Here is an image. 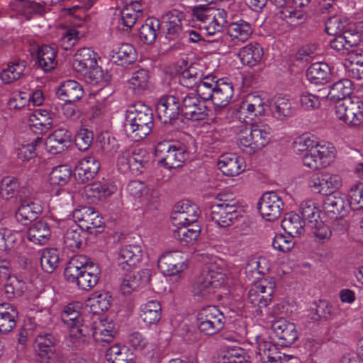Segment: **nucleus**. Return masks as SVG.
<instances>
[{
	"instance_id": "1",
	"label": "nucleus",
	"mask_w": 363,
	"mask_h": 363,
	"mask_svg": "<svg viewBox=\"0 0 363 363\" xmlns=\"http://www.w3.org/2000/svg\"><path fill=\"white\" fill-rule=\"evenodd\" d=\"M234 132L240 149L246 154L252 155L269 143L272 128L264 123H254L250 126L240 123L234 127Z\"/></svg>"
},
{
	"instance_id": "2",
	"label": "nucleus",
	"mask_w": 363,
	"mask_h": 363,
	"mask_svg": "<svg viewBox=\"0 0 363 363\" xmlns=\"http://www.w3.org/2000/svg\"><path fill=\"white\" fill-rule=\"evenodd\" d=\"M100 273L98 264L84 255L73 257L64 272L68 281L76 284L79 289L84 290L90 289L96 285Z\"/></svg>"
},
{
	"instance_id": "3",
	"label": "nucleus",
	"mask_w": 363,
	"mask_h": 363,
	"mask_svg": "<svg viewBox=\"0 0 363 363\" xmlns=\"http://www.w3.org/2000/svg\"><path fill=\"white\" fill-rule=\"evenodd\" d=\"M201 257L205 262L206 271L197 279L192 290L194 296L198 300L205 298L214 293L224 284L225 280L220 260L217 259L216 257L209 256L205 253L201 254Z\"/></svg>"
},
{
	"instance_id": "4",
	"label": "nucleus",
	"mask_w": 363,
	"mask_h": 363,
	"mask_svg": "<svg viewBox=\"0 0 363 363\" xmlns=\"http://www.w3.org/2000/svg\"><path fill=\"white\" fill-rule=\"evenodd\" d=\"M61 318L69 329L67 341L70 342L71 346L77 347L86 340V337L90 335V329L83 316L80 303L67 305L62 311Z\"/></svg>"
},
{
	"instance_id": "5",
	"label": "nucleus",
	"mask_w": 363,
	"mask_h": 363,
	"mask_svg": "<svg viewBox=\"0 0 363 363\" xmlns=\"http://www.w3.org/2000/svg\"><path fill=\"white\" fill-rule=\"evenodd\" d=\"M194 21L200 23L201 28L208 35L220 33L227 26V12L224 9L208 5L195 6L191 11Z\"/></svg>"
},
{
	"instance_id": "6",
	"label": "nucleus",
	"mask_w": 363,
	"mask_h": 363,
	"mask_svg": "<svg viewBox=\"0 0 363 363\" xmlns=\"http://www.w3.org/2000/svg\"><path fill=\"white\" fill-rule=\"evenodd\" d=\"M155 154L158 163L169 169L179 167L189 157V152L184 145L171 141L158 143Z\"/></svg>"
},
{
	"instance_id": "7",
	"label": "nucleus",
	"mask_w": 363,
	"mask_h": 363,
	"mask_svg": "<svg viewBox=\"0 0 363 363\" xmlns=\"http://www.w3.org/2000/svg\"><path fill=\"white\" fill-rule=\"evenodd\" d=\"M334 111L336 118L350 127H357L363 123V102L358 98L336 102Z\"/></svg>"
},
{
	"instance_id": "8",
	"label": "nucleus",
	"mask_w": 363,
	"mask_h": 363,
	"mask_svg": "<svg viewBox=\"0 0 363 363\" xmlns=\"http://www.w3.org/2000/svg\"><path fill=\"white\" fill-rule=\"evenodd\" d=\"M307 183L312 191L323 196L333 194L340 189L343 184L340 174L329 172L313 174Z\"/></svg>"
},
{
	"instance_id": "9",
	"label": "nucleus",
	"mask_w": 363,
	"mask_h": 363,
	"mask_svg": "<svg viewBox=\"0 0 363 363\" xmlns=\"http://www.w3.org/2000/svg\"><path fill=\"white\" fill-rule=\"evenodd\" d=\"M209 217L218 227L226 228L242 217L241 210L233 201H220L211 207Z\"/></svg>"
},
{
	"instance_id": "10",
	"label": "nucleus",
	"mask_w": 363,
	"mask_h": 363,
	"mask_svg": "<svg viewBox=\"0 0 363 363\" xmlns=\"http://www.w3.org/2000/svg\"><path fill=\"white\" fill-rule=\"evenodd\" d=\"M274 289L275 281L272 277L262 278L252 284L248 298L255 306L259 308L266 307L272 301Z\"/></svg>"
},
{
	"instance_id": "11",
	"label": "nucleus",
	"mask_w": 363,
	"mask_h": 363,
	"mask_svg": "<svg viewBox=\"0 0 363 363\" xmlns=\"http://www.w3.org/2000/svg\"><path fill=\"white\" fill-rule=\"evenodd\" d=\"M284 202L280 194L275 191L263 194L258 203V209L262 217L267 221L278 219L283 211Z\"/></svg>"
},
{
	"instance_id": "12",
	"label": "nucleus",
	"mask_w": 363,
	"mask_h": 363,
	"mask_svg": "<svg viewBox=\"0 0 363 363\" xmlns=\"http://www.w3.org/2000/svg\"><path fill=\"white\" fill-rule=\"evenodd\" d=\"M277 7L274 13L275 21L278 24L294 26L304 19L303 11L291 5L292 0H272Z\"/></svg>"
},
{
	"instance_id": "13",
	"label": "nucleus",
	"mask_w": 363,
	"mask_h": 363,
	"mask_svg": "<svg viewBox=\"0 0 363 363\" xmlns=\"http://www.w3.org/2000/svg\"><path fill=\"white\" fill-rule=\"evenodd\" d=\"M201 211L198 206L189 200L177 203L172 214V220L174 226L198 223L197 220Z\"/></svg>"
},
{
	"instance_id": "14",
	"label": "nucleus",
	"mask_w": 363,
	"mask_h": 363,
	"mask_svg": "<svg viewBox=\"0 0 363 363\" xmlns=\"http://www.w3.org/2000/svg\"><path fill=\"white\" fill-rule=\"evenodd\" d=\"M335 157V147L328 143H319L314 147L311 157H306L304 166L311 169H318L328 167Z\"/></svg>"
},
{
	"instance_id": "15",
	"label": "nucleus",
	"mask_w": 363,
	"mask_h": 363,
	"mask_svg": "<svg viewBox=\"0 0 363 363\" xmlns=\"http://www.w3.org/2000/svg\"><path fill=\"white\" fill-rule=\"evenodd\" d=\"M180 111L186 119L199 121L206 116L207 107L195 93H189L182 99Z\"/></svg>"
},
{
	"instance_id": "16",
	"label": "nucleus",
	"mask_w": 363,
	"mask_h": 363,
	"mask_svg": "<svg viewBox=\"0 0 363 363\" xmlns=\"http://www.w3.org/2000/svg\"><path fill=\"white\" fill-rule=\"evenodd\" d=\"M72 219H68L69 223H77L80 228L91 230L103 225V218L93 208L82 206L72 212Z\"/></svg>"
},
{
	"instance_id": "17",
	"label": "nucleus",
	"mask_w": 363,
	"mask_h": 363,
	"mask_svg": "<svg viewBox=\"0 0 363 363\" xmlns=\"http://www.w3.org/2000/svg\"><path fill=\"white\" fill-rule=\"evenodd\" d=\"M184 13L178 10H172L163 15L160 20V32L165 34L166 38L174 40L182 30Z\"/></svg>"
},
{
	"instance_id": "18",
	"label": "nucleus",
	"mask_w": 363,
	"mask_h": 363,
	"mask_svg": "<svg viewBox=\"0 0 363 363\" xmlns=\"http://www.w3.org/2000/svg\"><path fill=\"white\" fill-rule=\"evenodd\" d=\"M143 255L140 245H126L122 246L117 252V264L123 270L136 267L141 262Z\"/></svg>"
},
{
	"instance_id": "19",
	"label": "nucleus",
	"mask_w": 363,
	"mask_h": 363,
	"mask_svg": "<svg viewBox=\"0 0 363 363\" xmlns=\"http://www.w3.org/2000/svg\"><path fill=\"white\" fill-rule=\"evenodd\" d=\"M156 112L162 123H170L181 113L179 99L173 95L162 96L157 103Z\"/></svg>"
},
{
	"instance_id": "20",
	"label": "nucleus",
	"mask_w": 363,
	"mask_h": 363,
	"mask_svg": "<svg viewBox=\"0 0 363 363\" xmlns=\"http://www.w3.org/2000/svg\"><path fill=\"white\" fill-rule=\"evenodd\" d=\"M125 121L140 124L142 130L151 131L153 127L152 111L140 104L130 106L126 111Z\"/></svg>"
},
{
	"instance_id": "21",
	"label": "nucleus",
	"mask_w": 363,
	"mask_h": 363,
	"mask_svg": "<svg viewBox=\"0 0 363 363\" xmlns=\"http://www.w3.org/2000/svg\"><path fill=\"white\" fill-rule=\"evenodd\" d=\"M145 163V161L139 153L126 150L118 155L116 166L123 174L130 172L133 175H138L142 173Z\"/></svg>"
},
{
	"instance_id": "22",
	"label": "nucleus",
	"mask_w": 363,
	"mask_h": 363,
	"mask_svg": "<svg viewBox=\"0 0 363 363\" xmlns=\"http://www.w3.org/2000/svg\"><path fill=\"white\" fill-rule=\"evenodd\" d=\"M89 329L90 335L86 339L91 336L96 343L102 345L112 342L116 333L114 322L108 319L94 320Z\"/></svg>"
},
{
	"instance_id": "23",
	"label": "nucleus",
	"mask_w": 363,
	"mask_h": 363,
	"mask_svg": "<svg viewBox=\"0 0 363 363\" xmlns=\"http://www.w3.org/2000/svg\"><path fill=\"white\" fill-rule=\"evenodd\" d=\"M271 328L276 337L281 340V345H292L298 339V331L294 323L280 318L272 322Z\"/></svg>"
},
{
	"instance_id": "24",
	"label": "nucleus",
	"mask_w": 363,
	"mask_h": 363,
	"mask_svg": "<svg viewBox=\"0 0 363 363\" xmlns=\"http://www.w3.org/2000/svg\"><path fill=\"white\" fill-rule=\"evenodd\" d=\"M323 7L328 10L327 12L331 15L325 23L327 33L330 35L342 34L341 33L344 32L348 24V18L341 12L333 13L336 10V4L334 1L323 4Z\"/></svg>"
},
{
	"instance_id": "25",
	"label": "nucleus",
	"mask_w": 363,
	"mask_h": 363,
	"mask_svg": "<svg viewBox=\"0 0 363 363\" xmlns=\"http://www.w3.org/2000/svg\"><path fill=\"white\" fill-rule=\"evenodd\" d=\"M117 191L113 183L95 182L84 187V194L89 202L96 203L105 200Z\"/></svg>"
},
{
	"instance_id": "26",
	"label": "nucleus",
	"mask_w": 363,
	"mask_h": 363,
	"mask_svg": "<svg viewBox=\"0 0 363 363\" xmlns=\"http://www.w3.org/2000/svg\"><path fill=\"white\" fill-rule=\"evenodd\" d=\"M219 169L228 177H235L242 173L246 168L243 157L235 154L223 155L218 162Z\"/></svg>"
},
{
	"instance_id": "27",
	"label": "nucleus",
	"mask_w": 363,
	"mask_h": 363,
	"mask_svg": "<svg viewBox=\"0 0 363 363\" xmlns=\"http://www.w3.org/2000/svg\"><path fill=\"white\" fill-rule=\"evenodd\" d=\"M138 315L147 328L157 326L162 317L160 303L150 300L142 303L139 307Z\"/></svg>"
},
{
	"instance_id": "28",
	"label": "nucleus",
	"mask_w": 363,
	"mask_h": 363,
	"mask_svg": "<svg viewBox=\"0 0 363 363\" xmlns=\"http://www.w3.org/2000/svg\"><path fill=\"white\" fill-rule=\"evenodd\" d=\"M71 138V134L66 129H57L46 138L45 150L52 155L60 153L69 145Z\"/></svg>"
},
{
	"instance_id": "29",
	"label": "nucleus",
	"mask_w": 363,
	"mask_h": 363,
	"mask_svg": "<svg viewBox=\"0 0 363 363\" xmlns=\"http://www.w3.org/2000/svg\"><path fill=\"white\" fill-rule=\"evenodd\" d=\"M266 106L264 99L259 95L250 94L240 103V111L247 118L253 119L255 117L263 116Z\"/></svg>"
},
{
	"instance_id": "30",
	"label": "nucleus",
	"mask_w": 363,
	"mask_h": 363,
	"mask_svg": "<svg viewBox=\"0 0 363 363\" xmlns=\"http://www.w3.org/2000/svg\"><path fill=\"white\" fill-rule=\"evenodd\" d=\"M41 211V205L35 199L30 198L21 199V204L16 212V218L18 222L26 225L35 220Z\"/></svg>"
},
{
	"instance_id": "31",
	"label": "nucleus",
	"mask_w": 363,
	"mask_h": 363,
	"mask_svg": "<svg viewBox=\"0 0 363 363\" xmlns=\"http://www.w3.org/2000/svg\"><path fill=\"white\" fill-rule=\"evenodd\" d=\"M252 25L244 20H238L227 26V35L233 45L246 42L252 35Z\"/></svg>"
},
{
	"instance_id": "32",
	"label": "nucleus",
	"mask_w": 363,
	"mask_h": 363,
	"mask_svg": "<svg viewBox=\"0 0 363 363\" xmlns=\"http://www.w3.org/2000/svg\"><path fill=\"white\" fill-rule=\"evenodd\" d=\"M214 93L211 101L216 107H225L231 101L234 95L233 84L228 79H220L216 82Z\"/></svg>"
},
{
	"instance_id": "33",
	"label": "nucleus",
	"mask_w": 363,
	"mask_h": 363,
	"mask_svg": "<svg viewBox=\"0 0 363 363\" xmlns=\"http://www.w3.org/2000/svg\"><path fill=\"white\" fill-rule=\"evenodd\" d=\"M96 65V55L89 48L79 49L74 55L72 65L75 71L79 73L86 74Z\"/></svg>"
},
{
	"instance_id": "34",
	"label": "nucleus",
	"mask_w": 363,
	"mask_h": 363,
	"mask_svg": "<svg viewBox=\"0 0 363 363\" xmlns=\"http://www.w3.org/2000/svg\"><path fill=\"white\" fill-rule=\"evenodd\" d=\"M100 169V162L96 157L87 155L82 158L75 167L78 179L86 182L92 179Z\"/></svg>"
},
{
	"instance_id": "35",
	"label": "nucleus",
	"mask_w": 363,
	"mask_h": 363,
	"mask_svg": "<svg viewBox=\"0 0 363 363\" xmlns=\"http://www.w3.org/2000/svg\"><path fill=\"white\" fill-rule=\"evenodd\" d=\"M59 228L65 229L68 228L64 233L65 247L72 252H75L79 249L82 245L81 228L77 223H69L67 220H62L58 223Z\"/></svg>"
},
{
	"instance_id": "36",
	"label": "nucleus",
	"mask_w": 363,
	"mask_h": 363,
	"mask_svg": "<svg viewBox=\"0 0 363 363\" xmlns=\"http://www.w3.org/2000/svg\"><path fill=\"white\" fill-rule=\"evenodd\" d=\"M82 86L77 81L66 80L57 88V97L65 102H74L79 100L84 95Z\"/></svg>"
},
{
	"instance_id": "37",
	"label": "nucleus",
	"mask_w": 363,
	"mask_h": 363,
	"mask_svg": "<svg viewBox=\"0 0 363 363\" xmlns=\"http://www.w3.org/2000/svg\"><path fill=\"white\" fill-rule=\"evenodd\" d=\"M269 109L274 118L284 121L293 114L292 104L286 96H274L269 104Z\"/></svg>"
},
{
	"instance_id": "38",
	"label": "nucleus",
	"mask_w": 363,
	"mask_h": 363,
	"mask_svg": "<svg viewBox=\"0 0 363 363\" xmlns=\"http://www.w3.org/2000/svg\"><path fill=\"white\" fill-rule=\"evenodd\" d=\"M105 358L108 363H135L133 354L130 349L121 344H114L108 348Z\"/></svg>"
},
{
	"instance_id": "39",
	"label": "nucleus",
	"mask_w": 363,
	"mask_h": 363,
	"mask_svg": "<svg viewBox=\"0 0 363 363\" xmlns=\"http://www.w3.org/2000/svg\"><path fill=\"white\" fill-rule=\"evenodd\" d=\"M51 235L50 225L43 220L33 223L27 231L28 239L37 245L46 244Z\"/></svg>"
},
{
	"instance_id": "40",
	"label": "nucleus",
	"mask_w": 363,
	"mask_h": 363,
	"mask_svg": "<svg viewBox=\"0 0 363 363\" xmlns=\"http://www.w3.org/2000/svg\"><path fill=\"white\" fill-rule=\"evenodd\" d=\"M263 49L258 43H250L239 51V57L244 65L254 67L259 63L263 57Z\"/></svg>"
},
{
	"instance_id": "41",
	"label": "nucleus",
	"mask_w": 363,
	"mask_h": 363,
	"mask_svg": "<svg viewBox=\"0 0 363 363\" xmlns=\"http://www.w3.org/2000/svg\"><path fill=\"white\" fill-rule=\"evenodd\" d=\"M57 50L54 45H43L38 48L37 60L44 72H49L57 65Z\"/></svg>"
},
{
	"instance_id": "42",
	"label": "nucleus",
	"mask_w": 363,
	"mask_h": 363,
	"mask_svg": "<svg viewBox=\"0 0 363 363\" xmlns=\"http://www.w3.org/2000/svg\"><path fill=\"white\" fill-rule=\"evenodd\" d=\"M306 76L312 84H325L330 81V67L325 62L313 63L308 68Z\"/></svg>"
},
{
	"instance_id": "43",
	"label": "nucleus",
	"mask_w": 363,
	"mask_h": 363,
	"mask_svg": "<svg viewBox=\"0 0 363 363\" xmlns=\"http://www.w3.org/2000/svg\"><path fill=\"white\" fill-rule=\"evenodd\" d=\"M18 311L9 303L0 304V332L8 333L16 325Z\"/></svg>"
},
{
	"instance_id": "44",
	"label": "nucleus",
	"mask_w": 363,
	"mask_h": 363,
	"mask_svg": "<svg viewBox=\"0 0 363 363\" xmlns=\"http://www.w3.org/2000/svg\"><path fill=\"white\" fill-rule=\"evenodd\" d=\"M123 8L121 11L122 23L130 28L135 23L138 13L142 11L140 0H121Z\"/></svg>"
},
{
	"instance_id": "45",
	"label": "nucleus",
	"mask_w": 363,
	"mask_h": 363,
	"mask_svg": "<svg viewBox=\"0 0 363 363\" xmlns=\"http://www.w3.org/2000/svg\"><path fill=\"white\" fill-rule=\"evenodd\" d=\"M128 194L142 205H147L151 201V192L147 186L143 182L133 180L128 183L126 187Z\"/></svg>"
},
{
	"instance_id": "46",
	"label": "nucleus",
	"mask_w": 363,
	"mask_h": 363,
	"mask_svg": "<svg viewBox=\"0 0 363 363\" xmlns=\"http://www.w3.org/2000/svg\"><path fill=\"white\" fill-rule=\"evenodd\" d=\"M323 208L328 213L344 216L350 208V203L346 199V196L341 194L340 196L330 195L323 202Z\"/></svg>"
},
{
	"instance_id": "47",
	"label": "nucleus",
	"mask_w": 363,
	"mask_h": 363,
	"mask_svg": "<svg viewBox=\"0 0 363 363\" xmlns=\"http://www.w3.org/2000/svg\"><path fill=\"white\" fill-rule=\"evenodd\" d=\"M128 85L135 94H143L150 87L149 72L143 69L134 72L128 81Z\"/></svg>"
},
{
	"instance_id": "48",
	"label": "nucleus",
	"mask_w": 363,
	"mask_h": 363,
	"mask_svg": "<svg viewBox=\"0 0 363 363\" xmlns=\"http://www.w3.org/2000/svg\"><path fill=\"white\" fill-rule=\"evenodd\" d=\"M184 67L180 66L179 70V83L183 86L192 88L198 84L202 77V72L200 69L194 65H188L187 62L182 61Z\"/></svg>"
},
{
	"instance_id": "49",
	"label": "nucleus",
	"mask_w": 363,
	"mask_h": 363,
	"mask_svg": "<svg viewBox=\"0 0 363 363\" xmlns=\"http://www.w3.org/2000/svg\"><path fill=\"white\" fill-rule=\"evenodd\" d=\"M174 237L183 245L194 244L199 236L201 228L198 223L176 226Z\"/></svg>"
},
{
	"instance_id": "50",
	"label": "nucleus",
	"mask_w": 363,
	"mask_h": 363,
	"mask_svg": "<svg viewBox=\"0 0 363 363\" xmlns=\"http://www.w3.org/2000/svg\"><path fill=\"white\" fill-rule=\"evenodd\" d=\"M111 296L108 292L95 293L88 300L89 312L99 315L108 310L111 306Z\"/></svg>"
},
{
	"instance_id": "51",
	"label": "nucleus",
	"mask_w": 363,
	"mask_h": 363,
	"mask_svg": "<svg viewBox=\"0 0 363 363\" xmlns=\"http://www.w3.org/2000/svg\"><path fill=\"white\" fill-rule=\"evenodd\" d=\"M26 62L17 60L8 64L6 68L0 72V79L5 84H9L19 79L24 73Z\"/></svg>"
},
{
	"instance_id": "52",
	"label": "nucleus",
	"mask_w": 363,
	"mask_h": 363,
	"mask_svg": "<svg viewBox=\"0 0 363 363\" xmlns=\"http://www.w3.org/2000/svg\"><path fill=\"white\" fill-rule=\"evenodd\" d=\"M315 145H317V140L315 137L302 135L295 140L293 148L294 152L302 158L304 164V159L306 157H308L312 155Z\"/></svg>"
},
{
	"instance_id": "53",
	"label": "nucleus",
	"mask_w": 363,
	"mask_h": 363,
	"mask_svg": "<svg viewBox=\"0 0 363 363\" xmlns=\"http://www.w3.org/2000/svg\"><path fill=\"white\" fill-rule=\"evenodd\" d=\"M111 57L118 65L127 66L137 59V52L132 45L123 43L112 51Z\"/></svg>"
},
{
	"instance_id": "54",
	"label": "nucleus",
	"mask_w": 363,
	"mask_h": 363,
	"mask_svg": "<svg viewBox=\"0 0 363 363\" xmlns=\"http://www.w3.org/2000/svg\"><path fill=\"white\" fill-rule=\"evenodd\" d=\"M352 91V84L349 79H344L339 80L334 83L328 92L326 96L331 101L345 100L347 99H352L349 95Z\"/></svg>"
},
{
	"instance_id": "55",
	"label": "nucleus",
	"mask_w": 363,
	"mask_h": 363,
	"mask_svg": "<svg viewBox=\"0 0 363 363\" xmlns=\"http://www.w3.org/2000/svg\"><path fill=\"white\" fill-rule=\"evenodd\" d=\"M50 320L49 311L46 308L39 307L35 304L28 306V321L31 325V329L36 327H44Z\"/></svg>"
},
{
	"instance_id": "56",
	"label": "nucleus",
	"mask_w": 363,
	"mask_h": 363,
	"mask_svg": "<svg viewBox=\"0 0 363 363\" xmlns=\"http://www.w3.org/2000/svg\"><path fill=\"white\" fill-rule=\"evenodd\" d=\"M160 21L157 18H148L139 30L141 41L147 45L152 44L160 32Z\"/></svg>"
},
{
	"instance_id": "57",
	"label": "nucleus",
	"mask_w": 363,
	"mask_h": 363,
	"mask_svg": "<svg viewBox=\"0 0 363 363\" xmlns=\"http://www.w3.org/2000/svg\"><path fill=\"white\" fill-rule=\"evenodd\" d=\"M281 228L291 236H299L304 233L303 221L300 216L294 213H289L285 215L281 221Z\"/></svg>"
},
{
	"instance_id": "58",
	"label": "nucleus",
	"mask_w": 363,
	"mask_h": 363,
	"mask_svg": "<svg viewBox=\"0 0 363 363\" xmlns=\"http://www.w3.org/2000/svg\"><path fill=\"white\" fill-rule=\"evenodd\" d=\"M54 339L50 334L39 335L36 337L37 352L42 362H47L53 355Z\"/></svg>"
},
{
	"instance_id": "59",
	"label": "nucleus",
	"mask_w": 363,
	"mask_h": 363,
	"mask_svg": "<svg viewBox=\"0 0 363 363\" xmlns=\"http://www.w3.org/2000/svg\"><path fill=\"white\" fill-rule=\"evenodd\" d=\"M72 170L67 165L53 167L48 175V182L52 186H65L71 178Z\"/></svg>"
},
{
	"instance_id": "60",
	"label": "nucleus",
	"mask_w": 363,
	"mask_h": 363,
	"mask_svg": "<svg viewBox=\"0 0 363 363\" xmlns=\"http://www.w3.org/2000/svg\"><path fill=\"white\" fill-rule=\"evenodd\" d=\"M21 239L20 233L9 228H0V251L7 252L14 249Z\"/></svg>"
},
{
	"instance_id": "61",
	"label": "nucleus",
	"mask_w": 363,
	"mask_h": 363,
	"mask_svg": "<svg viewBox=\"0 0 363 363\" xmlns=\"http://www.w3.org/2000/svg\"><path fill=\"white\" fill-rule=\"evenodd\" d=\"M214 78L211 76H206L201 78L196 85V94L201 99L206 101L211 100L214 93V87L216 86Z\"/></svg>"
},
{
	"instance_id": "62",
	"label": "nucleus",
	"mask_w": 363,
	"mask_h": 363,
	"mask_svg": "<svg viewBox=\"0 0 363 363\" xmlns=\"http://www.w3.org/2000/svg\"><path fill=\"white\" fill-rule=\"evenodd\" d=\"M59 260V253L56 249H45L42 252L40 265L43 271L51 273L57 268Z\"/></svg>"
},
{
	"instance_id": "63",
	"label": "nucleus",
	"mask_w": 363,
	"mask_h": 363,
	"mask_svg": "<svg viewBox=\"0 0 363 363\" xmlns=\"http://www.w3.org/2000/svg\"><path fill=\"white\" fill-rule=\"evenodd\" d=\"M257 353L264 362H273L277 360V347L270 341L262 338L257 340Z\"/></svg>"
},
{
	"instance_id": "64",
	"label": "nucleus",
	"mask_w": 363,
	"mask_h": 363,
	"mask_svg": "<svg viewBox=\"0 0 363 363\" xmlns=\"http://www.w3.org/2000/svg\"><path fill=\"white\" fill-rule=\"evenodd\" d=\"M348 199L350 208L358 210L363 208V182H357L350 186Z\"/></svg>"
}]
</instances>
